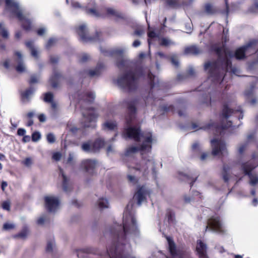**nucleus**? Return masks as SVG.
<instances>
[{
    "label": "nucleus",
    "instance_id": "obj_1",
    "mask_svg": "<svg viewBox=\"0 0 258 258\" xmlns=\"http://www.w3.org/2000/svg\"><path fill=\"white\" fill-rule=\"evenodd\" d=\"M125 133L130 138L141 143L139 147L132 146L128 147L125 152V155L129 156L140 151L142 156V159L139 163L135 166L130 167V174L127 175V178L131 183L135 184L139 177L147 176L150 169L154 174L156 173L155 161L153 157L150 155L152 150V144L156 142V139L151 133L141 135L140 130L134 127L127 128L125 130Z\"/></svg>",
    "mask_w": 258,
    "mask_h": 258
},
{
    "label": "nucleus",
    "instance_id": "obj_2",
    "mask_svg": "<svg viewBox=\"0 0 258 258\" xmlns=\"http://www.w3.org/2000/svg\"><path fill=\"white\" fill-rule=\"evenodd\" d=\"M257 48L255 40L249 41L246 45L239 47L233 54L224 46L216 48L215 50L219 55L217 61L207 62L205 64V70L209 74L208 79L211 81L221 80L223 79V74L225 71L232 72L237 75V70L231 66L230 58L234 56L237 59H243L246 55H249L255 52Z\"/></svg>",
    "mask_w": 258,
    "mask_h": 258
},
{
    "label": "nucleus",
    "instance_id": "obj_3",
    "mask_svg": "<svg viewBox=\"0 0 258 258\" xmlns=\"http://www.w3.org/2000/svg\"><path fill=\"white\" fill-rule=\"evenodd\" d=\"M140 230L135 216L133 204L130 203L126 206L123 216L122 226L114 224V258L122 257L121 252L126 247L128 240L139 235Z\"/></svg>",
    "mask_w": 258,
    "mask_h": 258
},
{
    "label": "nucleus",
    "instance_id": "obj_4",
    "mask_svg": "<svg viewBox=\"0 0 258 258\" xmlns=\"http://www.w3.org/2000/svg\"><path fill=\"white\" fill-rule=\"evenodd\" d=\"M95 95L91 91H86L79 95V102L81 106L83 119L82 123L84 127H91V123L95 120L98 114L92 108H86V104L92 103L95 99Z\"/></svg>",
    "mask_w": 258,
    "mask_h": 258
},
{
    "label": "nucleus",
    "instance_id": "obj_5",
    "mask_svg": "<svg viewBox=\"0 0 258 258\" xmlns=\"http://www.w3.org/2000/svg\"><path fill=\"white\" fill-rule=\"evenodd\" d=\"M6 11L15 16L21 22L25 30H30L32 27V21L29 19V14L24 12L16 0H6Z\"/></svg>",
    "mask_w": 258,
    "mask_h": 258
},
{
    "label": "nucleus",
    "instance_id": "obj_6",
    "mask_svg": "<svg viewBox=\"0 0 258 258\" xmlns=\"http://www.w3.org/2000/svg\"><path fill=\"white\" fill-rule=\"evenodd\" d=\"M78 258H111L108 252L102 253L100 249L94 247H86L77 251Z\"/></svg>",
    "mask_w": 258,
    "mask_h": 258
},
{
    "label": "nucleus",
    "instance_id": "obj_7",
    "mask_svg": "<svg viewBox=\"0 0 258 258\" xmlns=\"http://www.w3.org/2000/svg\"><path fill=\"white\" fill-rule=\"evenodd\" d=\"M258 165V161L255 158L242 164V167L244 173L248 175L249 178V184L254 186L258 184V175L256 173H251V171Z\"/></svg>",
    "mask_w": 258,
    "mask_h": 258
},
{
    "label": "nucleus",
    "instance_id": "obj_8",
    "mask_svg": "<svg viewBox=\"0 0 258 258\" xmlns=\"http://www.w3.org/2000/svg\"><path fill=\"white\" fill-rule=\"evenodd\" d=\"M139 75L137 72L129 71L125 73L118 80V83L123 88L133 89L136 84Z\"/></svg>",
    "mask_w": 258,
    "mask_h": 258
},
{
    "label": "nucleus",
    "instance_id": "obj_9",
    "mask_svg": "<svg viewBox=\"0 0 258 258\" xmlns=\"http://www.w3.org/2000/svg\"><path fill=\"white\" fill-rule=\"evenodd\" d=\"M107 145V142L102 139L98 138L94 142L89 141L83 143L81 145V149L85 152L94 153L99 152L102 148Z\"/></svg>",
    "mask_w": 258,
    "mask_h": 258
},
{
    "label": "nucleus",
    "instance_id": "obj_10",
    "mask_svg": "<svg viewBox=\"0 0 258 258\" xmlns=\"http://www.w3.org/2000/svg\"><path fill=\"white\" fill-rule=\"evenodd\" d=\"M76 31L80 36V40L83 42H92L100 40L99 37L101 33L96 32L94 37L89 36L88 34V29L85 24L80 25L77 28Z\"/></svg>",
    "mask_w": 258,
    "mask_h": 258
},
{
    "label": "nucleus",
    "instance_id": "obj_11",
    "mask_svg": "<svg viewBox=\"0 0 258 258\" xmlns=\"http://www.w3.org/2000/svg\"><path fill=\"white\" fill-rule=\"evenodd\" d=\"M207 229L220 234H223L226 232V230L220 217L217 216H213L209 220L206 230Z\"/></svg>",
    "mask_w": 258,
    "mask_h": 258
},
{
    "label": "nucleus",
    "instance_id": "obj_12",
    "mask_svg": "<svg viewBox=\"0 0 258 258\" xmlns=\"http://www.w3.org/2000/svg\"><path fill=\"white\" fill-rule=\"evenodd\" d=\"M212 147V154L214 156L224 155L227 153L224 142L221 139H214L211 141Z\"/></svg>",
    "mask_w": 258,
    "mask_h": 258
},
{
    "label": "nucleus",
    "instance_id": "obj_13",
    "mask_svg": "<svg viewBox=\"0 0 258 258\" xmlns=\"http://www.w3.org/2000/svg\"><path fill=\"white\" fill-rule=\"evenodd\" d=\"M45 207L49 212H54L59 208L60 202L58 198L54 196H48L44 198Z\"/></svg>",
    "mask_w": 258,
    "mask_h": 258
},
{
    "label": "nucleus",
    "instance_id": "obj_14",
    "mask_svg": "<svg viewBox=\"0 0 258 258\" xmlns=\"http://www.w3.org/2000/svg\"><path fill=\"white\" fill-rule=\"evenodd\" d=\"M96 166V161L94 160L85 159L80 164V168L89 175L92 176L95 174V169Z\"/></svg>",
    "mask_w": 258,
    "mask_h": 258
},
{
    "label": "nucleus",
    "instance_id": "obj_15",
    "mask_svg": "<svg viewBox=\"0 0 258 258\" xmlns=\"http://www.w3.org/2000/svg\"><path fill=\"white\" fill-rule=\"evenodd\" d=\"M166 239L171 258H184L185 256L184 252L176 248L175 243L171 238L167 237Z\"/></svg>",
    "mask_w": 258,
    "mask_h": 258
},
{
    "label": "nucleus",
    "instance_id": "obj_16",
    "mask_svg": "<svg viewBox=\"0 0 258 258\" xmlns=\"http://www.w3.org/2000/svg\"><path fill=\"white\" fill-rule=\"evenodd\" d=\"M149 194V191L145 186L138 187L137 191L134 196L133 199L137 202L138 206H140L143 203L146 201V197Z\"/></svg>",
    "mask_w": 258,
    "mask_h": 258
},
{
    "label": "nucleus",
    "instance_id": "obj_17",
    "mask_svg": "<svg viewBox=\"0 0 258 258\" xmlns=\"http://www.w3.org/2000/svg\"><path fill=\"white\" fill-rule=\"evenodd\" d=\"M236 111H234L230 109L227 105H224L222 113V127L223 128H226L230 127L231 125V122L230 121H228L226 124H224L225 121H227L228 118L232 114L234 113Z\"/></svg>",
    "mask_w": 258,
    "mask_h": 258
},
{
    "label": "nucleus",
    "instance_id": "obj_18",
    "mask_svg": "<svg viewBox=\"0 0 258 258\" xmlns=\"http://www.w3.org/2000/svg\"><path fill=\"white\" fill-rule=\"evenodd\" d=\"M196 252L199 258H208L207 254V245L201 240L197 241Z\"/></svg>",
    "mask_w": 258,
    "mask_h": 258
},
{
    "label": "nucleus",
    "instance_id": "obj_19",
    "mask_svg": "<svg viewBox=\"0 0 258 258\" xmlns=\"http://www.w3.org/2000/svg\"><path fill=\"white\" fill-rule=\"evenodd\" d=\"M59 174L61 175L62 179V188L65 192H69L71 190V184L69 179L64 175L61 168H59Z\"/></svg>",
    "mask_w": 258,
    "mask_h": 258
},
{
    "label": "nucleus",
    "instance_id": "obj_20",
    "mask_svg": "<svg viewBox=\"0 0 258 258\" xmlns=\"http://www.w3.org/2000/svg\"><path fill=\"white\" fill-rule=\"evenodd\" d=\"M92 5L93 6V8H89L88 7V8H86L84 10L85 11L86 13L88 15H89L92 17H96V18H99L102 16H103V15H102L100 13H99L98 12V11L97 10L96 4L94 1H92Z\"/></svg>",
    "mask_w": 258,
    "mask_h": 258
},
{
    "label": "nucleus",
    "instance_id": "obj_21",
    "mask_svg": "<svg viewBox=\"0 0 258 258\" xmlns=\"http://www.w3.org/2000/svg\"><path fill=\"white\" fill-rule=\"evenodd\" d=\"M15 54L18 57V59L17 60L18 64L16 67L17 71L19 73H22L25 72L26 70V67L23 61L21 53L19 51H16L15 52Z\"/></svg>",
    "mask_w": 258,
    "mask_h": 258
},
{
    "label": "nucleus",
    "instance_id": "obj_22",
    "mask_svg": "<svg viewBox=\"0 0 258 258\" xmlns=\"http://www.w3.org/2000/svg\"><path fill=\"white\" fill-rule=\"evenodd\" d=\"M60 77L61 76L59 73L56 71H54L52 75L49 79V83L53 88H55L57 87L58 85L59 79Z\"/></svg>",
    "mask_w": 258,
    "mask_h": 258
},
{
    "label": "nucleus",
    "instance_id": "obj_23",
    "mask_svg": "<svg viewBox=\"0 0 258 258\" xmlns=\"http://www.w3.org/2000/svg\"><path fill=\"white\" fill-rule=\"evenodd\" d=\"M35 90L33 88L30 87L22 94V100L24 103L28 102L31 96L33 94Z\"/></svg>",
    "mask_w": 258,
    "mask_h": 258
},
{
    "label": "nucleus",
    "instance_id": "obj_24",
    "mask_svg": "<svg viewBox=\"0 0 258 258\" xmlns=\"http://www.w3.org/2000/svg\"><path fill=\"white\" fill-rule=\"evenodd\" d=\"M105 68L104 64H97L94 70H90L88 72V75L91 77H95L100 75L101 70Z\"/></svg>",
    "mask_w": 258,
    "mask_h": 258
},
{
    "label": "nucleus",
    "instance_id": "obj_25",
    "mask_svg": "<svg viewBox=\"0 0 258 258\" xmlns=\"http://www.w3.org/2000/svg\"><path fill=\"white\" fill-rule=\"evenodd\" d=\"M25 44L27 47H28L31 51V55L37 58L38 57L39 52L36 48L34 46L33 43L32 41L26 42Z\"/></svg>",
    "mask_w": 258,
    "mask_h": 258
},
{
    "label": "nucleus",
    "instance_id": "obj_26",
    "mask_svg": "<svg viewBox=\"0 0 258 258\" xmlns=\"http://www.w3.org/2000/svg\"><path fill=\"white\" fill-rule=\"evenodd\" d=\"M97 205L101 210L109 208V204L108 200L106 198H101L97 201Z\"/></svg>",
    "mask_w": 258,
    "mask_h": 258
},
{
    "label": "nucleus",
    "instance_id": "obj_27",
    "mask_svg": "<svg viewBox=\"0 0 258 258\" xmlns=\"http://www.w3.org/2000/svg\"><path fill=\"white\" fill-rule=\"evenodd\" d=\"M0 35L6 39H8L9 37V31L5 24L3 22L0 23Z\"/></svg>",
    "mask_w": 258,
    "mask_h": 258
},
{
    "label": "nucleus",
    "instance_id": "obj_28",
    "mask_svg": "<svg viewBox=\"0 0 258 258\" xmlns=\"http://www.w3.org/2000/svg\"><path fill=\"white\" fill-rule=\"evenodd\" d=\"M199 49L195 46H192L186 47L184 50V53L186 54H197L200 53Z\"/></svg>",
    "mask_w": 258,
    "mask_h": 258
},
{
    "label": "nucleus",
    "instance_id": "obj_29",
    "mask_svg": "<svg viewBox=\"0 0 258 258\" xmlns=\"http://www.w3.org/2000/svg\"><path fill=\"white\" fill-rule=\"evenodd\" d=\"M103 234L104 237L107 238H111L113 237V230L111 225L105 227Z\"/></svg>",
    "mask_w": 258,
    "mask_h": 258
},
{
    "label": "nucleus",
    "instance_id": "obj_30",
    "mask_svg": "<svg viewBox=\"0 0 258 258\" xmlns=\"http://www.w3.org/2000/svg\"><path fill=\"white\" fill-rule=\"evenodd\" d=\"M29 233V229L27 227H24L22 230L18 234L14 236L15 238H20L21 239L25 238Z\"/></svg>",
    "mask_w": 258,
    "mask_h": 258
},
{
    "label": "nucleus",
    "instance_id": "obj_31",
    "mask_svg": "<svg viewBox=\"0 0 258 258\" xmlns=\"http://www.w3.org/2000/svg\"><path fill=\"white\" fill-rule=\"evenodd\" d=\"M103 130L106 132L113 130V122L110 120H106L102 125Z\"/></svg>",
    "mask_w": 258,
    "mask_h": 258
},
{
    "label": "nucleus",
    "instance_id": "obj_32",
    "mask_svg": "<svg viewBox=\"0 0 258 258\" xmlns=\"http://www.w3.org/2000/svg\"><path fill=\"white\" fill-rule=\"evenodd\" d=\"M230 169L228 167L224 166L222 172V177L225 182H227L229 179Z\"/></svg>",
    "mask_w": 258,
    "mask_h": 258
},
{
    "label": "nucleus",
    "instance_id": "obj_33",
    "mask_svg": "<svg viewBox=\"0 0 258 258\" xmlns=\"http://www.w3.org/2000/svg\"><path fill=\"white\" fill-rule=\"evenodd\" d=\"M75 155L73 153H70L68 158L67 160V163L71 165H73L75 163Z\"/></svg>",
    "mask_w": 258,
    "mask_h": 258
},
{
    "label": "nucleus",
    "instance_id": "obj_34",
    "mask_svg": "<svg viewBox=\"0 0 258 258\" xmlns=\"http://www.w3.org/2000/svg\"><path fill=\"white\" fill-rule=\"evenodd\" d=\"M160 44L161 45L168 46L173 44V42L168 38H162L160 39Z\"/></svg>",
    "mask_w": 258,
    "mask_h": 258
},
{
    "label": "nucleus",
    "instance_id": "obj_35",
    "mask_svg": "<svg viewBox=\"0 0 258 258\" xmlns=\"http://www.w3.org/2000/svg\"><path fill=\"white\" fill-rule=\"evenodd\" d=\"M196 196H199V198H200V193L198 192V191H195L194 192V193L193 194V196L191 198H190V197H188L186 195L184 196V201L185 203H189L190 201H191L192 200H196Z\"/></svg>",
    "mask_w": 258,
    "mask_h": 258
},
{
    "label": "nucleus",
    "instance_id": "obj_36",
    "mask_svg": "<svg viewBox=\"0 0 258 258\" xmlns=\"http://www.w3.org/2000/svg\"><path fill=\"white\" fill-rule=\"evenodd\" d=\"M54 247V242L53 239H51L49 241H48L47 243V246L46 248V250L47 252H52Z\"/></svg>",
    "mask_w": 258,
    "mask_h": 258
},
{
    "label": "nucleus",
    "instance_id": "obj_37",
    "mask_svg": "<svg viewBox=\"0 0 258 258\" xmlns=\"http://www.w3.org/2000/svg\"><path fill=\"white\" fill-rule=\"evenodd\" d=\"M91 59V56L87 53L82 54L80 58V61L82 62H86L87 60H88V62H90Z\"/></svg>",
    "mask_w": 258,
    "mask_h": 258
},
{
    "label": "nucleus",
    "instance_id": "obj_38",
    "mask_svg": "<svg viewBox=\"0 0 258 258\" xmlns=\"http://www.w3.org/2000/svg\"><path fill=\"white\" fill-rule=\"evenodd\" d=\"M44 101L50 103L53 101V95L51 93L47 92L44 94Z\"/></svg>",
    "mask_w": 258,
    "mask_h": 258
},
{
    "label": "nucleus",
    "instance_id": "obj_39",
    "mask_svg": "<svg viewBox=\"0 0 258 258\" xmlns=\"http://www.w3.org/2000/svg\"><path fill=\"white\" fill-rule=\"evenodd\" d=\"M57 39L56 38H50L48 40L47 44H46V48H49L50 47H51L52 46H53L54 44H55V43L57 41Z\"/></svg>",
    "mask_w": 258,
    "mask_h": 258
},
{
    "label": "nucleus",
    "instance_id": "obj_40",
    "mask_svg": "<svg viewBox=\"0 0 258 258\" xmlns=\"http://www.w3.org/2000/svg\"><path fill=\"white\" fill-rule=\"evenodd\" d=\"M41 135L39 132H35L32 135V140L34 142H37L40 140Z\"/></svg>",
    "mask_w": 258,
    "mask_h": 258
},
{
    "label": "nucleus",
    "instance_id": "obj_41",
    "mask_svg": "<svg viewBox=\"0 0 258 258\" xmlns=\"http://www.w3.org/2000/svg\"><path fill=\"white\" fill-rule=\"evenodd\" d=\"M47 220H48L47 216L46 215H43L38 219L37 223L39 225H42Z\"/></svg>",
    "mask_w": 258,
    "mask_h": 258
},
{
    "label": "nucleus",
    "instance_id": "obj_42",
    "mask_svg": "<svg viewBox=\"0 0 258 258\" xmlns=\"http://www.w3.org/2000/svg\"><path fill=\"white\" fill-rule=\"evenodd\" d=\"M47 140L49 143H53L55 141V138L53 134L50 133L47 136Z\"/></svg>",
    "mask_w": 258,
    "mask_h": 258
},
{
    "label": "nucleus",
    "instance_id": "obj_43",
    "mask_svg": "<svg viewBox=\"0 0 258 258\" xmlns=\"http://www.w3.org/2000/svg\"><path fill=\"white\" fill-rule=\"evenodd\" d=\"M15 228V225L13 223H6L4 224L3 226V229L6 230L14 229Z\"/></svg>",
    "mask_w": 258,
    "mask_h": 258
},
{
    "label": "nucleus",
    "instance_id": "obj_44",
    "mask_svg": "<svg viewBox=\"0 0 258 258\" xmlns=\"http://www.w3.org/2000/svg\"><path fill=\"white\" fill-rule=\"evenodd\" d=\"M2 207L4 210L9 211L10 210V202L5 201L2 204Z\"/></svg>",
    "mask_w": 258,
    "mask_h": 258
},
{
    "label": "nucleus",
    "instance_id": "obj_45",
    "mask_svg": "<svg viewBox=\"0 0 258 258\" xmlns=\"http://www.w3.org/2000/svg\"><path fill=\"white\" fill-rule=\"evenodd\" d=\"M100 49L101 53L104 54L105 55H111V51L110 50H109L105 48H103L102 46L100 47Z\"/></svg>",
    "mask_w": 258,
    "mask_h": 258
},
{
    "label": "nucleus",
    "instance_id": "obj_46",
    "mask_svg": "<svg viewBox=\"0 0 258 258\" xmlns=\"http://www.w3.org/2000/svg\"><path fill=\"white\" fill-rule=\"evenodd\" d=\"M61 157V154L59 152H56L53 154L52 158L55 161L60 160Z\"/></svg>",
    "mask_w": 258,
    "mask_h": 258
},
{
    "label": "nucleus",
    "instance_id": "obj_47",
    "mask_svg": "<svg viewBox=\"0 0 258 258\" xmlns=\"http://www.w3.org/2000/svg\"><path fill=\"white\" fill-rule=\"evenodd\" d=\"M23 163L26 166H30L32 164V160L30 158H27L25 159V160L23 161Z\"/></svg>",
    "mask_w": 258,
    "mask_h": 258
},
{
    "label": "nucleus",
    "instance_id": "obj_48",
    "mask_svg": "<svg viewBox=\"0 0 258 258\" xmlns=\"http://www.w3.org/2000/svg\"><path fill=\"white\" fill-rule=\"evenodd\" d=\"M179 0H167L168 4L171 6L175 7L179 3Z\"/></svg>",
    "mask_w": 258,
    "mask_h": 258
},
{
    "label": "nucleus",
    "instance_id": "obj_49",
    "mask_svg": "<svg viewBox=\"0 0 258 258\" xmlns=\"http://www.w3.org/2000/svg\"><path fill=\"white\" fill-rule=\"evenodd\" d=\"M38 80H39L38 77H37L36 76L33 75L31 77L29 83L30 84L36 83L38 82Z\"/></svg>",
    "mask_w": 258,
    "mask_h": 258
},
{
    "label": "nucleus",
    "instance_id": "obj_50",
    "mask_svg": "<svg viewBox=\"0 0 258 258\" xmlns=\"http://www.w3.org/2000/svg\"><path fill=\"white\" fill-rule=\"evenodd\" d=\"M72 7L74 8H82L84 9L86 8V7L85 8L82 7L78 2L75 1L72 2Z\"/></svg>",
    "mask_w": 258,
    "mask_h": 258
},
{
    "label": "nucleus",
    "instance_id": "obj_51",
    "mask_svg": "<svg viewBox=\"0 0 258 258\" xmlns=\"http://www.w3.org/2000/svg\"><path fill=\"white\" fill-rule=\"evenodd\" d=\"M106 13L105 14V16H109L113 15V9L111 8H108L106 9Z\"/></svg>",
    "mask_w": 258,
    "mask_h": 258
},
{
    "label": "nucleus",
    "instance_id": "obj_52",
    "mask_svg": "<svg viewBox=\"0 0 258 258\" xmlns=\"http://www.w3.org/2000/svg\"><path fill=\"white\" fill-rule=\"evenodd\" d=\"M171 62L175 66L177 67L178 66V61L175 56H173L171 57Z\"/></svg>",
    "mask_w": 258,
    "mask_h": 258
},
{
    "label": "nucleus",
    "instance_id": "obj_53",
    "mask_svg": "<svg viewBox=\"0 0 258 258\" xmlns=\"http://www.w3.org/2000/svg\"><path fill=\"white\" fill-rule=\"evenodd\" d=\"M26 133V131L24 128H19L17 131V134L19 136H23Z\"/></svg>",
    "mask_w": 258,
    "mask_h": 258
},
{
    "label": "nucleus",
    "instance_id": "obj_54",
    "mask_svg": "<svg viewBox=\"0 0 258 258\" xmlns=\"http://www.w3.org/2000/svg\"><path fill=\"white\" fill-rule=\"evenodd\" d=\"M145 31L142 29H137L135 31V34L137 36H141L144 34Z\"/></svg>",
    "mask_w": 258,
    "mask_h": 258
},
{
    "label": "nucleus",
    "instance_id": "obj_55",
    "mask_svg": "<svg viewBox=\"0 0 258 258\" xmlns=\"http://www.w3.org/2000/svg\"><path fill=\"white\" fill-rule=\"evenodd\" d=\"M46 32V29L45 28H41L37 30V34L40 36L43 35Z\"/></svg>",
    "mask_w": 258,
    "mask_h": 258
},
{
    "label": "nucleus",
    "instance_id": "obj_56",
    "mask_svg": "<svg viewBox=\"0 0 258 258\" xmlns=\"http://www.w3.org/2000/svg\"><path fill=\"white\" fill-rule=\"evenodd\" d=\"M114 21L116 19H117L118 18H122V15L119 14V13L117 12L116 11L114 10Z\"/></svg>",
    "mask_w": 258,
    "mask_h": 258
},
{
    "label": "nucleus",
    "instance_id": "obj_57",
    "mask_svg": "<svg viewBox=\"0 0 258 258\" xmlns=\"http://www.w3.org/2000/svg\"><path fill=\"white\" fill-rule=\"evenodd\" d=\"M205 10H206V11L208 13H212V6L210 4H207L205 6Z\"/></svg>",
    "mask_w": 258,
    "mask_h": 258
},
{
    "label": "nucleus",
    "instance_id": "obj_58",
    "mask_svg": "<svg viewBox=\"0 0 258 258\" xmlns=\"http://www.w3.org/2000/svg\"><path fill=\"white\" fill-rule=\"evenodd\" d=\"M200 144L196 142L193 144L192 146V149L194 151H196L197 150H199L200 149Z\"/></svg>",
    "mask_w": 258,
    "mask_h": 258
},
{
    "label": "nucleus",
    "instance_id": "obj_59",
    "mask_svg": "<svg viewBox=\"0 0 258 258\" xmlns=\"http://www.w3.org/2000/svg\"><path fill=\"white\" fill-rule=\"evenodd\" d=\"M6 50V45L0 39V51H3Z\"/></svg>",
    "mask_w": 258,
    "mask_h": 258
},
{
    "label": "nucleus",
    "instance_id": "obj_60",
    "mask_svg": "<svg viewBox=\"0 0 258 258\" xmlns=\"http://www.w3.org/2000/svg\"><path fill=\"white\" fill-rule=\"evenodd\" d=\"M39 120L40 122H44L46 120L45 116L43 114H41L38 116Z\"/></svg>",
    "mask_w": 258,
    "mask_h": 258
},
{
    "label": "nucleus",
    "instance_id": "obj_61",
    "mask_svg": "<svg viewBox=\"0 0 258 258\" xmlns=\"http://www.w3.org/2000/svg\"><path fill=\"white\" fill-rule=\"evenodd\" d=\"M149 79H150L152 86H154V79H155V76H154L152 74H149L148 75Z\"/></svg>",
    "mask_w": 258,
    "mask_h": 258
},
{
    "label": "nucleus",
    "instance_id": "obj_62",
    "mask_svg": "<svg viewBox=\"0 0 258 258\" xmlns=\"http://www.w3.org/2000/svg\"><path fill=\"white\" fill-rule=\"evenodd\" d=\"M208 157V154L206 153H203L201 156L200 159L201 161H204Z\"/></svg>",
    "mask_w": 258,
    "mask_h": 258
},
{
    "label": "nucleus",
    "instance_id": "obj_63",
    "mask_svg": "<svg viewBox=\"0 0 258 258\" xmlns=\"http://www.w3.org/2000/svg\"><path fill=\"white\" fill-rule=\"evenodd\" d=\"M141 44V42L139 40H135L133 43V46L135 47H138L139 46H140Z\"/></svg>",
    "mask_w": 258,
    "mask_h": 258
},
{
    "label": "nucleus",
    "instance_id": "obj_64",
    "mask_svg": "<svg viewBox=\"0 0 258 258\" xmlns=\"http://www.w3.org/2000/svg\"><path fill=\"white\" fill-rule=\"evenodd\" d=\"M252 206L255 207L258 205V199L256 198H254L252 201Z\"/></svg>",
    "mask_w": 258,
    "mask_h": 258
}]
</instances>
